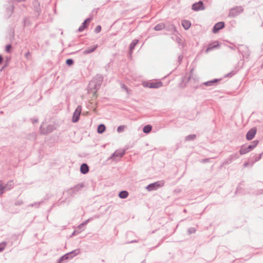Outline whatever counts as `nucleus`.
<instances>
[{"mask_svg": "<svg viewBox=\"0 0 263 263\" xmlns=\"http://www.w3.org/2000/svg\"><path fill=\"white\" fill-rule=\"evenodd\" d=\"M103 80L102 76L97 74L95 78L91 80L88 85L87 91L89 94H92L93 97L95 95L97 90L100 88Z\"/></svg>", "mask_w": 263, "mask_h": 263, "instance_id": "f257e3e1", "label": "nucleus"}, {"mask_svg": "<svg viewBox=\"0 0 263 263\" xmlns=\"http://www.w3.org/2000/svg\"><path fill=\"white\" fill-rule=\"evenodd\" d=\"M259 142L258 140H255L248 145H246V144L241 145L239 151V155H243L252 151L257 146Z\"/></svg>", "mask_w": 263, "mask_h": 263, "instance_id": "f03ea898", "label": "nucleus"}, {"mask_svg": "<svg viewBox=\"0 0 263 263\" xmlns=\"http://www.w3.org/2000/svg\"><path fill=\"white\" fill-rule=\"evenodd\" d=\"M142 85L144 87L158 88L163 86V83L160 80H149L143 81Z\"/></svg>", "mask_w": 263, "mask_h": 263, "instance_id": "7ed1b4c3", "label": "nucleus"}, {"mask_svg": "<svg viewBox=\"0 0 263 263\" xmlns=\"http://www.w3.org/2000/svg\"><path fill=\"white\" fill-rule=\"evenodd\" d=\"M85 186L84 183H79L66 191L69 196L71 197H74Z\"/></svg>", "mask_w": 263, "mask_h": 263, "instance_id": "20e7f679", "label": "nucleus"}, {"mask_svg": "<svg viewBox=\"0 0 263 263\" xmlns=\"http://www.w3.org/2000/svg\"><path fill=\"white\" fill-rule=\"evenodd\" d=\"M165 181L164 180H159L153 183H149L146 187L145 189L151 192L155 191L164 185Z\"/></svg>", "mask_w": 263, "mask_h": 263, "instance_id": "39448f33", "label": "nucleus"}, {"mask_svg": "<svg viewBox=\"0 0 263 263\" xmlns=\"http://www.w3.org/2000/svg\"><path fill=\"white\" fill-rule=\"evenodd\" d=\"M243 11V8L241 6H236L229 11V16L231 17H235Z\"/></svg>", "mask_w": 263, "mask_h": 263, "instance_id": "423d86ee", "label": "nucleus"}, {"mask_svg": "<svg viewBox=\"0 0 263 263\" xmlns=\"http://www.w3.org/2000/svg\"><path fill=\"white\" fill-rule=\"evenodd\" d=\"M82 107L81 105H78L74 111L73 113L71 121L72 123H76L78 122L80 118V115L81 114Z\"/></svg>", "mask_w": 263, "mask_h": 263, "instance_id": "0eeeda50", "label": "nucleus"}, {"mask_svg": "<svg viewBox=\"0 0 263 263\" xmlns=\"http://www.w3.org/2000/svg\"><path fill=\"white\" fill-rule=\"evenodd\" d=\"M238 50L239 52L242 54L243 58H246L247 59L249 58L250 51L247 46L240 45L238 47Z\"/></svg>", "mask_w": 263, "mask_h": 263, "instance_id": "6e6552de", "label": "nucleus"}, {"mask_svg": "<svg viewBox=\"0 0 263 263\" xmlns=\"http://www.w3.org/2000/svg\"><path fill=\"white\" fill-rule=\"evenodd\" d=\"M240 155L238 153H234L231 156H230L227 159H225L224 161L222 163V165H226L230 164L233 161L236 160L239 158Z\"/></svg>", "mask_w": 263, "mask_h": 263, "instance_id": "1a4fd4ad", "label": "nucleus"}, {"mask_svg": "<svg viewBox=\"0 0 263 263\" xmlns=\"http://www.w3.org/2000/svg\"><path fill=\"white\" fill-rule=\"evenodd\" d=\"M257 133V128L256 127H253L250 129L247 133L246 135V138L248 141H250L252 140Z\"/></svg>", "mask_w": 263, "mask_h": 263, "instance_id": "9d476101", "label": "nucleus"}, {"mask_svg": "<svg viewBox=\"0 0 263 263\" xmlns=\"http://www.w3.org/2000/svg\"><path fill=\"white\" fill-rule=\"evenodd\" d=\"M205 9L203 2L201 1L193 4L192 6V9L195 11L203 10Z\"/></svg>", "mask_w": 263, "mask_h": 263, "instance_id": "9b49d317", "label": "nucleus"}, {"mask_svg": "<svg viewBox=\"0 0 263 263\" xmlns=\"http://www.w3.org/2000/svg\"><path fill=\"white\" fill-rule=\"evenodd\" d=\"M222 80V79H214L212 80L208 81L202 84V85L205 86H215L218 85V83Z\"/></svg>", "mask_w": 263, "mask_h": 263, "instance_id": "f8f14e48", "label": "nucleus"}, {"mask_svg": "<svg viewBox=\"0 0 263 263\" xmlns=\"http://www.w3.org/2000/svg\"><path fill=\"white\" fill-rule=\"evenodd\" d=\"M220 47L219 42L217 41H214L213 42L209 44L208 47L205 50L206 53H208L209 51L216 48H218Z\"/></svg>", "mask_w": 263, "mask_h": 263, "instance_id": "ddd939ff", "label": "nucleus"}, {"mask_svg": "<svg viewBox=\"0 0 263 263\" xmlns=\"http://www.w3.org/2000/svg\"><path fill=\"white\" fill-rule=\"evenodd\" d=\"M225 26V24L224 22H219L217 23L213 26L212 29V31L214 33H217L220 30L223 28Z\"/></svg>", "mask_w": 263, "mask_h": 263, "instance_id": "4468645a", "label": "nucleus"}, {"mask_svg": "<svg viewBox=\"0 0 263 263\" xmlns=\"http://www.w3.org/2000/svg\"><path fill=\"white\" fill-rule=\"evenodd\" d=\"M91 17H88L86 18L82 23V24L80 26V27L78 29V32H82L89 25L90 21H91Z\"/></svg>", "mask_w": 263, "mask_h": 263, "instance_id": "2eb2a0df", "label": "nucleus"}, {"mask_svg": "<svg viewBox=\"0 0 263 263\" xmlns=\"http://www.w3.org/2000/svg\"><path fill=\"white\" fill-rule=\"evenodd\" d=\"M80 171L82 174L85 175L89 172V167L86 163H83L80 166Z\"/></svg>", "mask_w": 263, "mask_h": 263, "instance_id": "dca6fc26", "label": "nucleus"}, {"mask_svg": "<svg viewBox=\"0 0 263 263\" xmlns=\"http://www.w3.org/2000/svg\"><path fill=\"white\" fill-rule=\"evenodd\" d=\"M32 5L34 10L37 13V15H39L41 12L40 3L37 0H33L32 2Z\"/></svg>", "mask_w": 263, "mask_h": 263, "instance_id": "f3484780", "label": "nucleus"}, {"mask_svg": "<svg viewBox=\"0 0 263 263\" xmlns=\"http://www.w3.org/2000/svg\"><path fill=\"white\" fill-rule=\"evenodd\" d=\"M71 259L69 256L68 253L61 256L57 261V263H64L67 262L69 260Z\"/></svg>", "mask_w": 263, "mask_h": 263, "instance_id": "a211bd4d", "label": "nucleus"}, {"mask_svg": "<svg viewBox=\"0 0 263 263\" xmlns=\"http://www.w3.org/2000/svg\"><path fill=\"white\" fill-rule=\"evenodd\" d=\"M54 129H55V126L50 124L46 127V129H44V130H42L41 132L44 135H47L52 132Z\"/></svg>", "mask_w": 263, "mask_h": 263, "instance_id": "6ab92c4d", "label": "nucleus"}, {"mask_svg": "<svg viewBox=\"0 0 263 263\" xmlns=\"http://www.w3.org/2000/svg\"><path fill=\"white\" fill-rule=\"evenodd\" d=\"M98 47V45H94L93 46H89L83 51V53L84 54H87L91 52H93L96 50Z\"/></svg>", "mask_w": 263, "mask_h": 263, "instance_id": "aec40b11", "label": "nucleus"}, {"mask_svg": "<svg viewBox=\"0 0 263 263\" xmlns=\"http://www.w3.org/2000/svg\"><path fill=\"white\" fill-rule=\"evenodd\" d=\"M14 11V6L11 5H9V6L6 8V15L8 18L10 17Z\"/></svg>", "mask_w": 263, "mask_h": 263, "instance_id": "412c9836", "label": "nucleus"}, {"mask_svg": "<svg viewBox=\"0 0 263 263\" xmlns=\"http://www.w3.org/2000/svg\"><path fill=\"white\" fill-rule=\"evenodd\" d=\"M99 217V215H96L94 216V217H90L87 220L84 221L82 223H81L79 225L78 227V229H81L82 227L86 225L89 222L93 220V219L95 218H98Z\"/></svg>", "mask_w": 263, "mask_h": 263, "instance_id": "4be33fe9", "label": "nucleus"}, {"mask_svg": "<svg viewBox=\"0 0 263 263\" xmlns=\"http://www.w3.org/2000/svg\"><path fill=\"white\" fill-rule=\"evenodd\" d=\"M14 183L13 180H9L6 184H4L5 192L10 190L13 187Z\"/></svg>", "mask_w": 263, "mask_h": 263, "instance_id": "5701e85b", "label": "nucleus"}, {"mask_svg": "<svg viewBox=\"0 0 263 263\" xmlns=\"http://www.w3.org/2000/svg\"><path fill=\"white\" fill-rule=\"evenodd\" d=\"M139 43V40L137 39H134L132 43H130L129 45V52L130 54H132L133 53V51L134 49H135L136 46Z\"/></svg>", "mask_w": 263, "mask_h": 263, "instance_id": "b1692460", "label": "nucleus"}, {"mask_svg": "<svg viewBox=\"0 0 263 263\" xmlns=\"http://www.w3.org/2000/svg\"><path fill=\"white\" fill-rule=\"evenodd\" d=\"M106 130V126L105 124L101 123L98 125L97 127V133L99 134H103Z\"/></svg>", "mask_w": 263, "mask_h": 263, "instance_id": "393cba45", "label": "nucleus"}, {"mask_svg": "<svg viewBox=\"0 0 263 263\" xmlns=\"http://www.w3.org/2000/svg\"><path fill=\"white\" fill-rule=\"evenodd\" d=\"M127 149H120L116 150L114 153H116V156L118 158H122L125 154Z\"/></svg>", "mask_w": 263, "mask_h": 263, "instance_id": "a878e982", "label": "nucleus"}, {"mask_svg": "<svg viewBox=\"0 0 263 263\" xmlns=\"http://www.w3.org/2000/svg\"><path fill=\"white\" fill-rule=\"evenodd\" d=\"M80 253V250L79 249H77L72 250L68 253L69 256L70 257L71 259H72L74 257L79 254Z\"/></svg>", "mask_w": 263, "mask_h": 263, "instance_id": "bb28decb", "label": "nucleus"}, {"mask_svg": "<svg viewBox=\"0 0 263 263\" xmlns=\"http://www.w3.org/2000/svg\"><path fill=\"white\" fill-rule=\"evenodd\" d=\"M128 192L127 191L123 190L119 192L118 196L121 199H125L128 197Z\"/></svg>", "mask_w": 263, "mask_h": 263, "instance_id": "cd10ccee", "label": "nucleus"}, {"mask_svg": "<svg viewBox=\"0 0 263 263\" xmlns=\"http://www.w3.org/2000/svg\"><path fill=\"white\" fill-rule=\"evenodd\" d=\"M182 26L185 30H187L191 26V22L188 20H183L181 22Z\"/></svg>", "mask_w": 263, "mask_h": 263, "instance_id": "c85d7f7f", "label": "nucleus"}, {"mask_svg": "<svg viewBox=\"0 0 263 263\" xmlns=\"http://www.w3.org/2000/svg\"><path fill=\"white\" fill-rule=\"evenodd\" d=\"M152 126L150 124H146L143 127V132L146 134H149L152 129Z\"/></svg>", "mask_w": 263, "mask_h": 263, "instance_id": "c756f323", "label": "nucleus"}, {"mask_svg": "<svg viewBox=\"0 0 263 263\" xmlns=\"http://www.w3.org/2000/svg\"><path fill=\"white\" fill-rule=\"evenodd\" d=\"M263 155V152L259 154V155H254L253 156L254 160H251L252 165L255 162L259 161L262 157Z\"/></svg>", "mask_w": 263, "mask_h": 263, "instance_id": "7c9ffc66", "label": "nucleus"}, {"mask_svg": "<svg viewBox=\"0 0 263 263\" xmlns=\"http://www.w3.org/2000/svg\"><path fill=\"white\" fill-rule=\"evenodd\" d=\"M196 134H191V135L186 136L185 137V141H193L196 139Z\"/></svg>", "mask_w": 263, "mask_h": 263, "instance_id": "2f4dec72", "label": "nucleus"}, {"mask_svg": "<svg viewBox=\"0 0 263 263\" xmlns=\"http://www.w3.org/2000/svg\"><path fill=\"white\" fill-rule=\"evenodd\" d=\"M165 24L163 23H160L156 25L154 27V30L156 31H160L165 28Z\"/></svg>", "mask_w": 263, "mask_h": 263, "instance_id": "473e14b6", "label": "nucleus"}, {"mask_svg": "<svg viewBox=\"0 0 263 263\" xmlns=\"http://www.w3.org/2000/svg\"><path fill=\"white\" fill-rule=\"evenodd\" d=\"M243 182V181L240 182L237 185V186L236 187V190L235 192L236 194L240 193L241 192V190H242V187L241 186V185H242Z\"/></svg>", "mask_w": 263, "mask_h": 263, "instance_id": "72a5a7b5", "label": "nucleus"}, {"mask_svg": "<svg viewBox=\"0 0 263 263\" xmlns=\"http://www.w3.org/2000/svg\"><path fill=\"white\" fill-rule=\"evenodd\" d=\"M4 183L2 181L0 180V195L5 193L4 190Z\"/></svg>", "mask_w": 263, "mask_h": 263, "instance_id": "f704fd0d", "label": "nucleus"}, {"mask_svg": "<svg viewBox=\"0 0 263 263\" xmlns=\"http://www.w3.org/2000/svg\"><path fill=\"white\" fill-rule=\"evenodd\" d=\"M126 126L124 125H120L117 127V131L118 133H120L124 131Z\"/></svg>", "mask_w": 263, "mask_h": 263, "instance_id": "c9c22d12", "label": "nucleus"}, {"mask_svg": "<svg viewBox=\"0 0 263 263\" xmlns=\"http://www.w3.org/2000/svg\"><path fill=\"white\" fill-rule=\"evenodd\" d=\"M7 242L6 241H3L0 243V252H2L6 248Z\"/></svg>", "mask_w": 263, "mask_h": 263, "instance_id": "e433bc0d", "label": "nucleus"}, {"mask_svg": "<svg viewBox=\"0 0 263 263\" xmlns=\"http://www.w3.org/2000/svg\"><path fill=\"white\" fill-rule=\"evenodd\" d=\"M74 61L72 59H68L66 61V64L69 66L72 65Z\"/></svg>", "mask_w": 263, "mask_h": 263, "instance_id": "4c0bfd02", "label": "nucleus"}, {"mask_svg": "<svg viewBox=\"0 0 263 263\" xmlns=\"http://www.w3.org/2000/svg\"><path fill=\"white\" fill-rule=\"evenodd\" d=\"M196 231V230L195 228L191 227L187 229V233L189 234H192L195 233Z\"/></svg>", "mask_w": 263, "mask_h": 263, "instance_id": "58836bf2", "label": "nucleus"}, {"mask_svg": "<svg viewBox=\"0 0 263 263\" xmlns=\"http://www.w3.org/2000/svg\"><path fill=\"white\" fill-rule=\"evenodd\" d=\"M12 49V46L11 44H8L5 47V51L8 52H11V50Z\"/></svg>", "mask_w": 263, "mask_h": 263, "instance_id": "ea45409f", "label": "nucleus"}, {"mask_svg": "<svg viewBox=\"0 0 263 263\" xmlns=\"http://www.w3.org/2000/svg\"><path fill=\"white\" fill-rule=\"evenodd\" d=\"M116 158H118L116 156V153L114 152L108 158V160H116Z\"/></svg>", "mask_w": 263, "mask_h": 263, "instance_id": "a19ab883", "label": "nucleus"}, {"mask_svg": "<svg viewBox=\"0 0 263 263\" xmlns=\"http://www.w3.org/2000/svg\"><path fill=\"white\" fill-rule=\"evenodd\" d=\"M44 202L43 200H42L40 202H34L33 203H31L30 204V205H29V206H34L35 205H37V207H39L43 202Z\"/></svg>", "mask_w": 263, "mask_h": 263, "instance_id": "79ce46f5", "label": "nucleus"}, {"mask_svg": "<svg viewBox=\"0 0 263 263\" xmlns=\"http://www.w3.org/2000/svg\"><path fill=\"white\" fill-rule=\"evenodd\" d=\"M211 158H204L200 160V162L203 163H209L211 161Z\"/></svg>", "mask_w": 263, "mask_h": 263, "instance_id": "37998d69", "label": "nucleus"}, {"mask_svg": "<svg viewBox=\"0 0 263 263\" xmlns=\"http://www.w3.org/2000/svg\"><path fill=\"white\" fill-rule=\"evenodd\" d=\"M79 230L80 229H78L77 230H74L73 231V232H72L71 235L70 236V237H72L73 236H75V235L79 234L81 232V231H80Z\"/></svg>", "mask_w": 263, "mask_h": 263, "instance_id": "c03bdc74", "label": "nucleus"}, {"mask_svg": "<svg viewBox=\"0 0 263 263\" xmlns=\"http://www.w3.org/2000/svg\"><path fill=\"white\" fill-rule=\"evenodd\" d=\"M101 30V26L100 25H98L95 29V32L97 33H99Z\"/></svg>", "mask_w": 263, "mask_h": 263, "instance_id": "a18cd8bd", "label": "nucleus"}, {"mask_svg": "<svg viewBox=\"0 0 263 263\" xmlns=\"http://www.w3.org/2000/svg\"><path fill=\"white\" fill-rule=\"evenodd\" d=\"M191 77H192V76H191V75H189V76H187H187H185V77L183 78V80H182V82H183L185 81V80L186 79V82H189L190 81V80H191Z\"/></svg>", "mask_w": 263, "mask_h": 263, "instance_id": "49530a36", "label": "nucleus"}, {"mask_svg": "<svg viewBox=\"0 0 263 263\" xmlns=\"http://www.w3.org/2000/svg\"><path fill=\"white\" fill-rule=\"evenodd\" d=\"M138 241H139L138 240L134 239V240H130V241H128L126 242L125 243V244H129V243H136V242H138Z\"/></svg>", "mask_w": 263, "mask_h": 263, "instance_id": "de8ad7c7", "label": "nucleus"}, {"mask_svg": "<svg viewBox=\"0 0 263 263\" xmlns=\"http://www.w3.org/2000/svg\"><path fill=\"white\" fill-rule=\"evenodd\" d=\"M23 204V201L22 200H17V201H16L15 202H14V205H16V206H17V205H20L21 204Z\"/></svg>", "mask_w": 263, "mask_h": 263, "instance_id": "09e8293b", "label": "nucleus"}, {"mask_svg": "<svg viewBox=\"0 0 263 263\" xmlns=\"http://www.w3.org/2000/svg\"><path fill=\"white\" fill-rule=\"evenodd\" d=\"M121 88L125 90L126 91H127V93H128V88L125 85H124V84H122L121 85Z\"/></svg>", "mask_w": 263, "mask_h": 263, "instance_id": "8fccbe9b", "label": "nucleus"}, {"mask_svg": "<svg viewBox=\"0 0 263 263\" xmlns=\"http://www.w3.org/2000/svg\"><path fill=\"white\" fill-rule=\"evenodd\" d=\"M66 201V199L65 200H62V201H60V200H59L58 201V202L57 203H56L55 204L58 205V206H59L62 204H64L65 203Z\"/></svg>", "mask_w": 263, "mask_h": 263, "instance_id": "3c124183", "label": "nucleus"}, {"mask_svg": "<svg viewBox=\"0 0 263 263\" xmlns=\"http://www.w3.org/2000/svg\"><path fill=\"white\" fill-rule=\"evenodd\" d=\"M24 24L25 26H27V25H29V22L28 18H25L24 19Z\"/></svg>", "mask_w": 263, "mask_h": 263, "instance_id": "603ef678", "label": "nucleus"}, {"mask_svg": "<svg viewBox=\"0 0 263 263\" xmlns=\"http://www.w3.org/2000/svg\"><path fill=\"white\" fill-rule=\"evenodd\" d=\"M134 235V233L132 231H128L126 233V237H128L129 236Z\"/></svg>", "mask_w": 263, "mask_h": 263, "instance_id": "864d4df0", "label": "nucleus"}, {"mask_svg": "<svg viewBox=\"0 0 263 263\" xmlns=\"http://www.w3.org/2000/svg\"><path fill=\"white\" fill-rule=\"evenodd\" d=\"M30 55V53L29 51H28L27 53H25V57L26 59H29V56Z\"/></svg>", "mask_w": 263, "mask_h": 263, "instance_id": "5fc2aeb1", "label": "nucleus"}, {"mask_svg": "<svg viewBox=\"0 0 263 263\" xmlns=\"http://www.w3.org/2000/svg\"><path fill=\"white\" fill-rule=\"evenodd\" d=\"M234 74V73L233 72H230L228 74H227L225 77H231Z\"/></svg>", "mask_w": 263, "mask_h": 263, "instance_id": "6e6d98bb", "label": "nucleus"}, {"mask_svg": "<svg viewBox=\"0 0 263 263\" xmlns=\"http://www.w3.org/2000/svg\"><path fill=\"white\" fill-rule=\"evenodd\" d=\"M243 166H244L245 167H247L248 166H249V165H250V162H248V161H246V162H245L243 163Z\"/></svg>", "mask_w": 263, "mask_h": 263, "instance_id": "4d7b16f0", "label": "nucleus"}, {"mask_svg": "<svg viewBox=\"0 0 263 263\" xmlns=\"http://www.w3.org/2000/svg\"><path fill=\"white\" fill-rule=\"evenodd\" d=\"M183 59V55H180L179 57H178V61L179 62V63H181L182 60Z\"/></svg>", "mask_w": 263, "mask_h": 263, "instance_id": "13d9d810", "label": "nucleus"}, {"mask_svg": "<svg viewBox=\"0 0 263 263\" xmlns=\"http://www.w3.org/2000/svg\"><path fill=\"white\" fill-rule=\"evenodd\" d=\"M3 61V57L0 54V64H2V63Z\"/></svg>", "mask_w": 263, "mask_h": 263, "instance_id": "bf43d9fd", "label": "nucleus"}, {"mask_svg": "<svg viewBox=\"0 0 263 263\" xmlns=\"http://www.w3.org/2000/svg\"><path fill=\"white\" fill-rule=\"evenodd\" d=\"M37 122H38V119H34V120L32 121V123H33V124H34V123H37Z\"/></svg>", "mask_w": 263, "mask_h": 263, "instance_id": "052dcab7", "label": "nucleus"}, {"mask_svg": "<svg viewBox=\"0 0 263 263\" xmlns=\"http://www.w3.org/2000/svg\"><path fill=\"white\" fill-rule=\"evenodd\" d=\"M11 1H12V2H20L24 1L25 0H11Z\"/></svg>", "mask_w": 263, "mask_h": 263, "instance_id": "680f3d73", "label": "nucleus"}, {"mask_svg": "<svg viewBox=\"0 0 263 263\" xmlns=\"http://www.w3.org/2000/svg\"><path fill=\"white\" fill-rule=\"evenodd\" d=\"M160 243H159L158 245L156 246L155 247H153L152 248H151V250H152L153 249H154V248H156L157 247H158L159 246Z\"/></svg>", "mask_w": 263, "mask_h": 263, "instance_id": "e2e57ef3", "label": "nucleus"}, {"mask_svg": "<svg viewBox=\"0 0 263 263\" xmlns=\"http://www.w3.org/2000/svg\"><path fill=\"white\" fill-rule=\"evenodd\" d=\"M140 263H146L145 259H144L143 260H142Z\"/></svg>", "mask_w": 263, "mask_h": 263, "instance_id": "0e129e2a", "label": "nucleus"}, {"mask_svg": "<svg viewBox=\"0 0 263 263\" xmlns=\"http://www.w3.org/2000/svg\"><path fill=\"white\" fill-rule=\"evenodd\" d=\"M55 204H53L51 206V208H50V209H49V211H50V210H51V209H52V208L54 206V205H55Z\"/></svg>", "mask_w": 263, "mask_h": 263, "instance_id": "69168bd1", "label": "nucleus"}, {"mask_svg": "<svg viewBox=\"0 0 263 263\" xmlns=\"http://www.w3.org/2000/svg\"><path fill=\"white\" fill-rule=\"evenodd\" d=\"M179 145H180V144H179V143L177 144V148H176V149L178 148V147H179Z\"/></svg>", "mask_w": 263, "mask_h": 263, "instance_id": "338daca9", "label": "nucleus"}, {"mask_svg": "<svg viewBox=\"0 0 263 263\" xmlns=\"http://www.w3.org/2000/svg\"><path fill=\"white\" fill-rule=\"evenodd\" d=\"M171 27H172V28H174V26H173V25H172V26H171Z\"/></svg>", "mask_w": 263, "mask_h": 263, "instance_id": "774afa93", "label": "nucleus"}]
</instances>
